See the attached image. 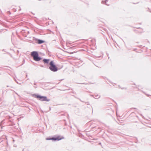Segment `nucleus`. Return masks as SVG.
I'll list each match as a JSON object with an SVG mask.
<instances>
[{
  "label": "nucleus",
  "mask_w": 151,
  "mask_h": 151,
  "mask_svg": "<svg viewBox=\"0 0 151 151\" xmlns=\"http://www.w3.org/2000/svg\"><path fill=\"white\" fill-rule=\"evenodd\" d=\"M49 69L52 71L55 72L58 70L57 67L55 65L53 61H51L50 63Z\"/></svg>",
  "instance_id": "obj_1"
},
{
  "label": "nucleus",
  "mask_w": 151,
  "mask_h": 151,
  "mask_svg": "<svg viewBox=\"0 0 151 151\" xmlns=\"http://www.w3.org/2000/svg\"><path fill=\"white\" fill-rule=\"evenodd\" d=\"M31 55L33 57L34 60L36 61H39L40 60V58L38 57V53L36 52H31Z\"/></svg>",
  "instance_id": "obj_2"
},
{
  "label": "nucleus",
  "mask_w": 151,
  "mask_h": 151,
  "mask_svg": "<svg viewBox=\"0 0 151 151\" xmlns=\"http://www.w3.org/2000/svg\"><path fill=\"white\" fill-rule=\"evenodd\" d=\"M35 97L40 100L42 101H50V99H47L46 96H42L39 95H36Z\"/></svg>",
  "instance_id": "obj_3"
},
{
  "label": "nucleus",
  "mask_w": 151,
  "mask_h": 151,
  "mask_svg": "<svg viewBox=\"0 0 151 151\" xmlns=\"http://www.w3.org/2000/svg\"><path fill=\"white\" fill-rule=\"evenodd\" d=\"M63 138V137H61L60 136H58L56 137H52L50 138H46V139L47 140H53L55 141L56 140H61Z\"/></svg>",
  "instance_id": "obj_4"
},
{
  "label": "nucleus",
  "mask_w": 151,
  "mask_h": 151,
  "mask_svg": "<svg viewBox=\"0 0 151 151\" xmlns=\"http://www.w3.org/2000/svg\"><path fill=\"white\" fill-rule=\"evenodd\" d=\"M49 61V59H44L43 60V62L45 63H48Z\"/></svg>",
  "instance_id": "obj_5"
},
{
  "label": "nucleus",
  "mask_w": 151,
  "mask_h": 151,
  "mask_svg": "<svg viewBox=\"0 0 151 151\" xmlns=\"http://www.w3.org/2000/svg\"><path fill=\"white\" fill-rule=\"evenodd\" d=\"M38 43L41 44V43H43L44 42V41L42 40H38Z\"/></svg>",
  "instance_id": "obj_6"
}]
</instances>
